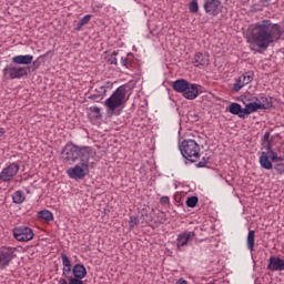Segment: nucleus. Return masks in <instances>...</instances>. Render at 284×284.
<instances>
[{"label":"nucleus","mask_w":284,"mask_h":284,"mask_svg":"<svg viewBox=\"0 0 284 284\" xmlns=\"http://www.w3.org/2000/svg\"><path fill=\"white\" fill-rule=\"evenodd\" d=\"M180 152L183 159L191 163H196L201 159V145L195 140H183L180 144Z\"/></svg>","instance_id":"obj_5"},{"label":"nucleus","mask_w":284,"mask_h":284,"mask_svg":"<svg viewBox=\"0 0 284 284\" xmlns=\"http://www.w3.org/2000/svg\"><path fill=\"white\" fill-rule=\"evenodd\" d=\"M38 217L41 219V221H45L47 223H50V221H54V214L50 212L49 210H43L38 213Z\"/></svg>","instance_id":"obj_22"},{"label":"nucleus","mask_w":284,"mask_h":284,"mask_svg":"<svg viewBox=\"0 0 284 284\" xmlns=\"http://www.w3.org/2000/svg\"><path fill=\"white\" fill-rule=\"evenodd\" d=\"M175 284H187V281L183 280V278H180L176 281Z\"/></svg>","instance_id":"obj_41"},{"label":"nucleus","mask_w":284,"mask_h":284,"mask_svg":"<svg viewBox=\"0 0 284 284\" xmlns=\"http://www.w3.org/2000/svg\"><path fill=\"white\" fill-rule=\"evenodd\" d=\"M242 88H245V84H243V82L241 81V78H239L233 85V90L234 92H240Z\"/></svg>","instance_id":"obj_32"},{"label":"nucleus","mask_w":284,"mask_h":284,"mask_svg":"<svg viewBox=\"0 0 284 284\" xmlns=\"http://www.w3.org/2000/svg\"><path fill=\"white\" fill-rule=\"evenodd\" d=\"M20 169L21 166L18 163H10L0 172V181H2L3 183H10V181H12V179H14L17 174H19Z\"/></svg>","instance_id":"obj_11"},{"label":"nucleus","mask_w":284,"mask_h":284,"mask_svg":"<svg viewBox=\"0 0 284 284\" xmlns=\"http://www.w3.org/2000/svg\"><path fill=\"white\" fill-rule=\"evenodd\" d=\"M61 156L64 163L72 165V163H77L80 159H88L92 156V148L90 146H79L72 142L65 144L61 152Z\"/></svg>","instance_id":"obj_2"},{"label":"nucleus","mask_w":284,"mask_h":284,"mask_svg":"<svg viewBox=\"0 0 284 284\" xmlns=\"http://www.w3.org/2000/svg\"><path fill=\"white\" fill-rule=\"evenodd\" d=\"M13 239L20 243H28L34 239V232L28 226H18L13 229Z\"/></svg>","instance_id":"obj_10"},{"label":"nucleus","mask_w":284,"mask_h":284,"mask_svg":"<svg viewBox=\"0 0 284 284\" xmlns=\"http://www.w3.org/2000/svg\"><path fill=\"white\" fill-rule=\"evenodd\" d=\"M275 171L277 172V174H284V163L276 164Z\"/></svg>","instance_id":"obj_37"},{"label":"nucleus","mask_w":284,"mask_h":284,"mask_svg":"<svg viewBox=\"0 0 284 284\" xmlns=\"http://www.w3.org/2000/svg\"><path fill=\"white\" fill-rule=\"evenodd\" d=\"M90 112H92V114H94L95 119H101V108L90 106Z\"/></svg>","instance_id":"obj_33"},{"label":"nucleus","mask_w":284,"mask_h":284,"mask_svg":"<svg viewBox=\"0 0 284 284\" xmlns=\"http://www.w3.org/2000/svg\"><path fill=\"white\" fill-rule=\"evenodd\" d=\"M83 28V26L79 22L75 27V31L77 32H81V29Z\"/></svg>","instance_id":"obj_39"},{"label":"nucleus","mask_w":284,"mask_h":284,"mask_svg":"<svg viewBox=\"0 0 284 284\" xmlns=\"http://www.w3.org/2000/svg\"><path fill=\"white\" fill-rule=\"evenodd\" d=\"M30 69L28 67H21L16 63L7 64L2 70V77L7 81H14V79H23L28 77Z\"/></svg>","instance_id":"obj_7"},{"label":"nucleus","mask_w":284,"mask_h":284,"mask_svg":"<svg viewBox=\"0 0 284 284\" xmlns=\"http://www.w3.org/2000/svg\"><path fill=\"white\" fill-rule=\"evenodd\" d=\"M92 19V16L91 14H87L84 16L81 20H80V23L82 26H88V23H90V20Z\"/></svg>","instance_id":"obj_36"},{"label":"nucleus","mask_w":284,"mask_h":284,"mask_svg":"<svg viewBox=\"0 0 284 284\" xmlns=\"http://www.w3.org/2000/svg\"><path fill=\"white\" fill-rule=\"evenodd\" d=\"M160 203H161V205H170V196H162L161 199H160Z\"/></svg>","instance_id":"obj_38"},{"label":"nucleus","mask_w":284,"mask_h":284,"mask_svg":"<svg viewBox=\"0 0 284 284\" xmlns=\"http://www.w3.org/2000/svg\"><path fill=\"white\" fill-rule=\"evenodd\" d=\"M58 284H70V283H68V281H65V278L62 277V278H60V280L58 281Z\"/></svg>","instance_id":"obj_40"},{"label":"nucleus","mask_w":284,"mask_h":284,"mask_svg":"<svg viewBox=\"0 0 284 284\" xmlns=\"http://www.w3.org/2000/svg\"><path fill=\"white\" fill-rule=\"evenodd\" d=\"M17 248L12 246H0V270H6L10 267V264L17 257Z\"/></svg>","instance_id":"obj_9"},{"label":"nucleus","mask_w":284,"mask_h":284,"mask_svg":"<svg viewBox=\"0 0 284 284\" xmlns=\"http://www.w3.org/2000/svg\"><path fill=\"white\" fill-rule=\"evenodd\" d=\"M266 151H268V156L272 163H278V161H284V158L278 156V153L274 152V150H272L270 144L266 146Z\"/></svg>","instance_id":"obj_24"},{"label":"nucleus","mask_w":284,"mask_h":284,"mask_svg":"<svg viewBox=\"0 0 284 284\" xmlns=\"http://www.w3.org/2000/svg\"><path fill=\"white\" fill-rule=\"evenodd\" d=\"M283 37V28L270 19H263L248 27L247 41L260 50H267Z\"/></svg>","instance_id":"obj_1"},{"label":"nucleus","mask_w":284,"mask_h":284,"mask_svg":"<svg viewBox=\"0 0 284 284\" xmlns=\"http://www.w3.org/2000/svg\"><path fill=\"white\" fill-rule=\"evenodd\" d=\"M240 81L243 85H247L254 81V72L247 71L244 74L240 75Z\"/></svg>","instance_id":"obj_23"},{"label":"nucleus","mask_w":284,"mask_h":284,"mask_svg":"<svg viewBox=\"0 0 284 284\" xmlns=\"http://www.w3.org/2000/svg\"><path fill=\"white\" fill-rule=\"evenodd\" d=\"M121 65H123V68H126L128 70H130V68H132V62L130 61V59L128 57H125V58L121 59Z\"/></svg>","instance_id":"obj_34"},{"label":"nucleus","mask_w":284,"mask_h":284,"mask_svg":"<svg viewBox=\"0 0 284 284\" xmlns=\"http://www.w3.org/2000/svg\"><path fill=\"white\" fill-rule=\"evenodd\" d=\"M245 108L243 109L244 119H247L250 114H254V112H258V110H265L270 108V104H258V102H250L245 103Z\"/></svg>","instance_id":"obj_14"},{"label":"nucleus","mask_w":284,"mask_h":284,"mask_svg":"<svg viewBox=\"0 0 284 284\" xmlns=\"http://www.w3.org/2000/svg\"><path fill=\"white\" fill-rule=\"evenodd\" d=\"M62 258V276L63 278H68L69 283L72 281H83L85 276H88V271L83 264H75L72 267V262H70V257L64 253H61Z\"/></svg>","instance_id":"obj_3"},{"label":"nucleus","mask_w":284,"mask_h":284,"mask_svg":"<svg viewBox=\"0 0 284 284\" xmlns=\"http://www.w3.org/2000/svg\"><path fill=\"white\" fill-rule=\"evenodd\" d=\"M128 94V87L121 85L110 95L109 99L104 101V105L106 108V111L110 113L114 112L115 110H119L122 105H124L125 101H128L126 98Z\"/></svg>","instance_id":"obj_6"},{"label":"nucleus","mask_w":284,"mask_h":284,"mask_svg":"<svg viewBox=\"0 0 284 284\" xmlns=\"http://www.w3.org/2000/svg\"><path fill=\"white\" fill-rule=\"evenodd\" d=\"M172 88L174 92H179L180 94H182V97H184V99H187L189 101H194V99L199 97V88H201V85L190 83L185 79H178L172 83Z\"/></svg>","instance_id":"obj_4"},{"label":"nucleus","mask_w":284,"mask_h":284,"mask_svg":"<svg viewBox=\"0 0 284 284\" xmlns=\"http://www.w3.org/2000/svg\"><path fill=\"white\" fill-rule=\"evenodd\" d=\"M139 223H140L139 216H136V215L131 216L130 221H129L130 230H134V227H136V225H139Z\"/></svg>","instance_id":"obj_30"},{"label":"nucleus","mask_w":284,"mask_h":284,"mask_svg":"<svg viewBox=\"0 0 284 284\" xmlns=\"http://www.w3.org/2000/svg\"><path fill=\"white\" fill-rule=\"evenodd\" d=\"M203 9L210 17H219L223 12L221 0H204Z\"/></svg>","instance_id":"obj_12"},{"label":"nucleus","mask_w":284,"mask_h":284,"mask_svg":"<svg viewBox=\"0 0 284 284\" xmlns=\"http://www.w3.org/2000/svg\"><path fill=\"white\" fill-rule=\"evenodd\" d=\"M12 201L16 205H21L26 201V193L22 190H18L12 194Z\"/></svg>","instance_id":"obj_21"},{"label":"nucleus","mask_w":284,"mask_h":284,"mask_svg":"<svg viewBox=\"0 0 284 284\" xmlns=\"http://www.w3.org/2000/svg\"><path fill=\"white\" fill-rule=\"evenodd\" d=\"M260 165L261 168H263V170H272V168H274V165L272 164V161H270V153L266 150V152H262L261 156H260Z\"/></svg>","instance_id":"obj_19"},{"label":"nucleus","mask_w":284,"mask_h":284,"mask_svg":"<svg viewBox=\"0 0 284 284\" xmlns=\"http://www.w3.org/2000/svg\"><path fill=\"white\" fill-rule=\"evenodd\" d=\"M34 57L31 54L16 55L12 58V63H14L16 65H30Z\"/></svg>","instance_id":"obj_17"},{"label":"nucleus","mask_w":284,"mask_h":284,"mask_svg":"<svg viewBox=\"0 0 284 284\" xmlns=\"http://www.w3.org/2000/svg\"><path fill=\"white\" fill-rule=\"evenodd\" d=\"M194 236H196L194 231H184L183 233L178 234V237H176L178 250H181V247H185V245H187V243H190V241L194 239Z\"/></svg>","instance_id":"obj_15"},{"label":"nucleus","mask_w":284,"mask_h":284,"mask_svg":"<svg viewBox=\"0 0 284 284\" xmlns=\"http://www.w3.org/2000/svg\"><path fill=\"white\" fill-rule=\"evenodd\" d=\"M192 64L199 70H203L210 65V54L196 52L192 59Z\"/></svg>","instance_id":"obj_13"},{"label":"nucleus","mask_w":284,"mask_h":284,"mask_svg":"<svg viewBox=\"0 0 284 284\" xmlns=\"http://www.w3.org/2000/svg\"><path fill=\"white\" fill-rule=\"evenodd\" d=\"M118 52L116 51H113L112 54H109L106 57V61L108 63H110V65H118L119 61L116 60V57H118Z\"/></svg>","instance_id":"obj_26"},{"label":"nucleus","mask_w":284,"mask_h":284,"mask_svg":"<svg viewBox=\"0 0 284 284\" xmlns=\"http://www.w3.org/2000/svg\"><path fill=\"white\" fill-rule=\"evenodd\" d=\"M67 174L69 179H73L74 181L85 179L90 174V158L80 160V163L67 170Z\"/></svg>","instance_id":"obj_8"},{"label":"nucleus","mask_w":284,"mask_h":284,"mask_svg":"<svg viewBox=\"0 0 284 284\" xmlns=\"http://www.w3.org/2000/svg\"><path fill=\"white\" fill-rule=\"evenodd\" d=\"M256 237L255 231H248L246 246L250 252H254V239Z\"/></svg>","instance_id":"obj_25"},{"label":"nucleus","mask_w":284,"mask_h":284,"mask_svg":"<svg viewBox=\"0 0 284 284\" xmlns=\"http://www.w3.org/2000/svg\"><path fill=\"white\" fill-rule=\"evenodd\" d=\"M267 270L270 272H284V260L278 256H271L268 258Z\"/></svg>","instance_id":"obj_16"},{"label":"nucleus","mask_w":284,"mask_h":284,"mask_svg":"<svg viewBox=\"0 0 284 284\" xmlns=\"http://www.w3.org/2000/svg\"><path fill=\"white\" fill-rule=\"evenodd\" d=\"M253 101H258V98H253Z\"/></svg>","instance_id":"obj_42"},{"label":"nucleus","mask_w":284,"mask_h":284,"mask_svg":"<svg viewBox=\"0 0 284 284\" xmlns=\"http://www.w3.org/2000/svg\"><path fill=\"white\" fill-rule=\"evenodd\" d=\"M190 12L192 14H196L199 12V1L197 0H192L189 4Z\"/></svg>","instance_id":"obj_28"},{"label":"nucleus","mask_w":284,"mask_h":284,"mask_svg":"<svg viewBox=\"0 0 284 284\" xmlns=\"http://www.w3.org/2000/svg\"><path fill=\"white\" fill-rule=\"evenodd\" d=\"M210 163V158H202V160L196 164V168H205Z\"/></svg>","instance_id":"obj_35"},{"label":"nucleus","mask_w":284,"mask_h":284,"mask_svg":"<svg viewBox=\"0 0 284 284\" xmlns=\"http://www.w3.org/2000/svg\"><path fill=\"white\" fill-rule=\"evenodd\" d=\"M243 110L241 104L233 102L230 104L229 106V112L231 114H235L236 116H239L240 119H245V113H243Z\"/></svg>","instance_id":"obj_20"},{"label":"nucleus","mask_w":284,"mask_h":284,"mask_svg":"<svg viewBox=\"0 0 284 284\" xmlns=\"http://www.w3.org/2000/svg\"><path fill=\"white\" fill-rule=\"evenodd\" d=\"M271 145L272 148V141L270 140V132H265L264 136L262 138V145L267 150V145Z\"/></svg>","instance_id":"obj_31"},{"label":"nucleus","mask_w":284,"mask_h":284,"mask_svg":"<svg viewBox=\"0 0 284 284\" xmlns=\"http://www.w3.org/2000/svg\"><path fill=\"white\" fill-rule=\"evenodd\" d=\"M199 203V197L197 196H190L186 199V206L187 207H194Z\"/></svg>","instance_id":"obj_29"},{"label":"nucleus","mask_w":284,"mask_h":284,"mask_svg":"<svg viewBox=\"0 0 284 284\" xmlns=\"http://www.w3.org/2000/svg\"><path fill=\"white\" fill-rule=\"evenodd\" d=\"M106 93H108V87L102 85L95 89L94 93L91 94L90 99H92V101H95V103H101V101L105 99Z\"/></svg>","instance_id":"obj_18"},{"label":"nucleus","mask_w":284,"mask_h":284,"mask_svg":"<svg viewBox=\"0 0 284 284\" xmlns=\"http://www.w3.org/2000/svg\"><path fill=\"white\" fill-rule=\"evenodd\" d=\"M261 101L262 102H260V105H267L268 104V108H266L265 110H272V108H273L272 98L262 97Z\"/></svg>","instance_id":"obj_27"}]
</instances>
